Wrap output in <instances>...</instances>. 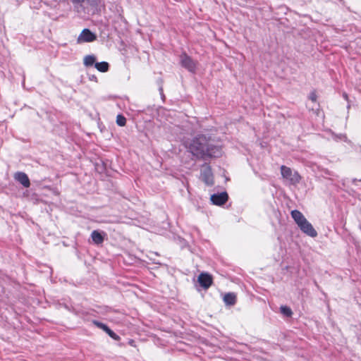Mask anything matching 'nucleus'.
Here are the masks:
<instances>
[{
	"label": "nucleus",
	"instance_id": "nucleus-1",
	"mask_svg": "<svg viewBox=\"0 0 361 361\" xmlns=\"http://www.w3.org/2000/svg\"><path fill=\"white\" fill-rule=\"evenodd\" d=\"M188 148L194 156L203 159L219 157L222 154L221 148L214 145L210 138L204 135H200L194 137Z\"/></svg>",
	"mask_w": 361,
	"mask_h": 361
},
{
	"label": "nucleus",
	"instance_id": "nucleus-2",
	"mask_svg": "<svg viewBox=\"0 0 361 361\" xmlns=\"http://www.w3.org/2000/svg\"><path fill=\"white\" fill-rule=\"evenodd\" d=\"M281 173L282 177L291 185H296L300 181L301 177L298 172L293 171L290 168L284 165L281 166Z\"/></svg>",
	"mask_w": 361,
	"mask_h": 361
},
{
	"label": "nucleus",
	"instance_id": "nucleus-3",
	"mask_svg": "<svg viewBox=\"0 0 361 361\" xmlns=\"http://www.w3.org/2000/svg\"><path fill=\"white\" fill-rule=\"evenodd\" d=\"M200 179L208 186H212L214 185V175L212 171V168L207 163L202 164L201 166Z\"/></svg>",
	"mask_w": 361,
	"mask_h": 361
},
{
	"label": "nucleus",
	"instance_id": "nucleus-4",
	"mask_svg": "<svg viewBox=\"0 0 361 361\" xmlns=\"http://www.w3.org/2000/svg\"><path fill=\"white\" fill-rule=\"evenodd\" d=\"M97 39V35L90 29L85 28L77 38V43L82 44L85 42H92Z\"/></svg>",
	"mask_w": 361,
	"mask_h": 361
},
{
	"label": "nucleus",
	"instance_id": "nucleus-5",
	"mask_svg": "<svg viewBox=\"0 0 361 361\" xmlns=\"http://www.w3.org/2000/svg\"><path fill=\"white\" fill-rule=\"evenodd\" d=\"M180 62L181 66L188 71L194 73L196 70V63L187 54L183 53L180 56Z\"/></svg>",
	"mask_w": 361,
	"mask_h": 361
},
{
	"label": "nucleus",
	"instance_id": "nucleus-6",
	"mask_svg": "<svg viewBox=\"0 0 361 361\" xmlns=\"http://www.w3.org/2000/svg\"><path fill=\"white\" fill-rule=\"evenodd\" d=\"M228 199V195L226 192L220 193H214L211 195L210 200L214 205L221 206L224 204Z\"/></svg>",
	"mask_w": 361,
	"mask_h": 361
},
{
	"label": "nucleus",
	"instance_id": "nucleus-7",
	"mask_svg": "<svg viewBox=\"0 0 361 361\" xmlns=\"http://www.w3.org/2000/svg\"><path fill=\"white\" fill-rule=\"evenodd\" d=\"M298 227L302 233L310 237L315 238L317 236V231L307 220L304 221L303 223L300 224V226H298Z\"/></svg>",
	"mask_w": 361,
	"mask_h": 361
},
{
	"label": "nucleus",
	"instance_id": "nucleus-8",
	"mask_svg": "<svg viewBox=\"0 0 361 361\" xmlns=\"http://www.w3.org/2000/svg\"><path fill=\"white\" fill-rule=\"evenodd\" d=\"M197 281L204 289H208L213 283L212 277L207 273H201L197 278Z\"/></svg>",
	"mask_w": 361,
	"mask_h": 361
},
{
	"label": "nucleus",
	"instance_id": "nucleus-9",
	"mask_svg": "<svg viewBox=\"0 0 361 361\" xmlns=\"http://www.w3.org/2000/svg\"><path fill=\"white\" fill-rule=\"evenodd\" d=\"M14 179L20 183L23 187L25 188H29L30 185V179L27 176V175L21 171H18L14 173L13 176Z\"/></svg>",
	"mask_w": 361,
	"mask_h": 361
},
{
	"label": "nucleus",
	"instance_id": "nucleus-10",
	"mask_svg": "<svg viewBox=\"0 0 361 361\" xmlns=\"http://www.w3.org/2000/svg\"><path fill=\"white\" fill-rule=\"evenodd\" d=\"M326 132L331 135V139L335 142L343 141L345 142L351 143L348 139L347 135L344 133L336 134L331 130H328Z\"/></svg>",
	"mask_w": 361,
	"mask_h": 361
},
{
	"label": "nucleus",
	"instance_id": "nucleus-11",
	"mask_svg": "<svg viewBox=\"0 0 361 361\" xmlns=\"http://www.w3.org/2000/svg\"><path fill=\"white\" fill-rule=\"evenodd\" d=\"M291 216L297 224L298 226H300V224L307 220L302 213L297 209L291 211Z\"/></svg>",
	"mask_w": 361,
	"mask_h": 361
},
{
	"label": "nucleus",
	"instance_id": "nucleus-12",
	"mask_svg": "<svg viewBox=\"0 0 361 361\" xmlns=\"http://www.w3.org/2000/svg\"><path fill=\"white\" fill-rule=\"evenodd\" d=\"M224 301L228 305H233L236 302V295L233 293H228L225 294Z\"/></svg>",
	"mask_w": 361,
	"mask_h": 361
},
{
	"label": "nucleus",
	"instance_id": "nucleus-13",
	"mask_svg": "<svg viewBox=\"0 0 361 361\" xmlns=\"http://www.w3.org/2000/svg\"><path fill=\"white\" fill-rule=\"evenodd\" d=\"M93 242L97 245L101 244L104 241V235L98 231H93L91 233Z\"/></svg>",
	"mask_w": 361,
	"mask_h": 361
},
{
	"label": "nucleus",
	"instance_id": "nucleus-14",
	"mask_svg": "<svg viewBox=\"0 0 361 361\" xmlns=\"http://www.w3.org/2000/svg\"><path fill=\"white\" fill-rule=\"evenodd\" d=\"M94 67L102 73H105L109 71V65L106 61L97 62L94 63Z\"/></svg>",
	"mask_w": 361,
	"mask_h": 361
},
{
	"label": "nucleus",
	"instance_id": "nucleus-15",
	"mask_svg": "<svg viewBox=\"0 0 361 361\" xmlns=\"http://www.w3.org/2000/svg\"><path fill=\"white\" fill-rule=\"evenodd\" d=\"M96 61V57L94 55H87L84 57L83 63L86 67L92 66Z\"/></svg>",
	"mask_w": 361,
	"mask_h": 361
},
{
	"label": "nucleus",
	"instance_id": "nucleus-16",
	"mask_svg": "<svg viewBox=\"0 0 361 361\" xmlns=\"http://www.w3.org/2000/svg\"><path fill=\"white\" fill-rule=\"evenodd\" d=\"M280 311L283 315H285L286 317H291L293 314V312H292L291 309L286 305L281 306Z\"/></svg>",
	"mask_w": 361,
	"mask_h": 361
},
{
	"label": "nucleus",
	"instance_id": "nucleus-17",
	"mask_svg": "<svg viewBox=\"0 0 361 361\" xmlns=\"http://www.w3.org/2000/svg\"><path fill=\"white\" fill-rule=\"evenodd\" d=\"M116 123L119 126H124L126 123V118L121 114H118L116 117Z\"/></svg>",
	"mask_w": 361,
	"mask_h": 361
},
{
	"label": "nucleus",
	"instance_id": "nucleus-18",
	"mask_svg": "<svg viewBox=\"0 0 361 361\" xmlns=\"http://www.w3.org/2000/svg\"><path fill=\"white\" fill-rule=\"evenodd\" d=\"M92 323L98 328L102 329L104 331L106 332V331L107 330V329L109 328V326L107 325H106L105 324L101 322H99L97 320H93L92 321Z\"/></svg>",
	"mask_w": 361,
	"mask_h": 361
},
{
	"label": "nucleus",
	"instance_id": "nucleus-19",
	"mask_svg": "<svg viewBox=\"0 0 361 361\" xmlns=\"http://www.w3.org/2000/svg\"><path fill=\"white\" fill-rule=\"evenodd\" d=\"M106 333L114 340L118 341L120 340V336H118L115 332H114L109 327L106 331Z\"/></svg>",
	"mask_w": 361,
	"mask_h": 361
},
{
	"label": "nucleus",
	"instance_id": "nucleus-20",
	"mask_svg": "<svg viewBox=\"0 0 361 361\" xmlns=\"http://www.w3.org/2000/svg\"><path fill=\"white\" fill-rule=\"evenodd\" d=\"M310 99L312 101V102H315L316 99H317V96L314 93H311L310 95Z\"/></svg>",
	"mask_w": 361,
	"mask_h": 361
},
{
	"label": "nucleus",
	"instance_id": "nucleus-21",
	"mask_svg": "<svg viewBox=\"0 0 361 361\" xmlns=\"http://www.w3.org/2000/svg\"><path fill=\"white\" fill-rule=\"evenodd\" d=\"M89 79H90L91 81H95V82H97V77H96L94 75H89Z\"/></svg>",
	"mask_w": 361,
	"mask_h": 361
},
{
	"label": "nucleus",
	"instance_id": "nucleus-22",
	"mask_svg": "<svg viewBox=\"0 0 361 361\" xmlns=\"http://www.w3.org/2000/svg\"><path fill=\"white\" fill-rule=\"evenodd\" d=\"M73 4H82L85 0H71Z\"/></svg>",
	"mask_w": 361,
	"mask_h": 361
},
{
	"label": "nucleus",
	"instance_id": "nucleus-23",
	"mask_svg": "<svg viewBox=\"0 0 361 361\" xmlns=\"http://www.w3.org/2000/svg\"><path fill=\"white\" fill-rule=\"evenodd\" d=\"M159 91H160V93H161V96L164 97L162 87L159 88Z\"/></svg>",
	"mask_w": 361,
	"mask_h": 361
},
{
	"label": "nucleus",
	"instance_id": "nucleus-24",
	"mask_svg": "<svg viewBox=\"0 0 361 361\" xmlns=\"http://www.w3.org/2000/svg\"><path fill=\"white\" fill-rule=\"evenodd\" d=\"M343 97H344V98H345V99H348V95H347L345 93V94H343Z\"/></svg>",
	"mask_w": 361,
	"mask_h": 361
}]
</instances>
